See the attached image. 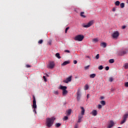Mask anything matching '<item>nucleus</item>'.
I'll list each match as a JSON object with an SVG mask.
<instances>
[{"label":"nucleus","instance_id":"f257e3e1","mask_svg":"<svg viewBox=\"0 0 128 128\" xmlns=\"http://www.w3.org/2000/svg\"><path fill=\"white\" fill-rule=\"evenodd\" d=\"M56 118L54 117H52L51 118H46V126L48 128H50L54 124V122Z\"/></svg>","mask_w":128,"mask_h":128},{"label":"nucleus","instance_id":"f03ea898","mask_svg":"<svg viewBox=\"0 0 128 128\" xmlns=\"http://www.w3.org/2000/svg\"><path fill=\"white\" fill-rule=\"evenodd\" d=\"M84 38V35L79 34V35L76 36L74 37V40H76L77 42H82Z\"/></svg>","mask_w":128,"mask_h":128},{"label":"nucleus","instance_id":"7ed1b4c3","mask_svg":"<svg viewBox=\"0 0 128 128\" xmlns=\"http://www.w3.org/2000/svg\"><path fill=\"white\" fill-rule=\"evenodd\" d=\"M94 24V21L91 20L87 24H82V26L83 28H90V26H92V24Z\"/></svg>","mask_w":128,"mask_h":128},{"label":"nucleus","instance_id":"20e7f679","mask_svg":"<svg viewBox=\"0 0 128 128\" xmlns=\"http://www.w3.org/2000/svg\"><path fill=\"white\" fill-rule=\"evenodd\" d=\"M32 108L34 110L36 108V97L33 95V101H32Z\"/></svg>","mask_w":128,"mask_h":128},{"label":"nucleus","instance_id":"39448f33","mask_svg":"<svg viewBox=\"0 0 128 128\" xmlns=\"http://www.w3.org/2000/svg\"><path fill=\"white\" fill-rule=\"evenodd\" d=\"M54 62H49V64L48 65L47 68H50V69H52L54 68Z\"/></svg>","mask_w":128,"mask_h":128},{"label":"nucleus","instance_id":"423d86ee","mask_svg":"<svg viewBox=\"0 0 128 128\" xmlns=\"http://www.w3.org/2000/svg\"><path fill=\"white\" fill-rule=\"evenodd\" d=\"M118 36H120V33L118 31L114 32L112 34L113 38H118Z\"/></svg>","mask_w":128,"mask_h":128},{"label":"nucleus","instance_id":"0eeeda50","mask_svg":"<svg viewBox=\"0 0 128 128\" xmlns=\"http://www.w3.org/2000/svg\"><path fill=\"white\" fill-rule=\"evenodd\" d=\"M72 82V76H70L68 77L66 80H64V82H65V84H68V82Z\"/></svg>","mask_w":128,"mask_h":128},{"label":"nucleus","instance_id":"6e6552de","mask_svg":"<svg viewBox=\"0 0 128 128\" xmlns=\"http://www.w3.org/2000/svg\"><path fill=\"white\" fill-rule=\"evenodd\" d=\"M114 122L112 120H110L107 128H112L114 126Z\"/></svg>","mask_w":128,"mask_h":128},{"label":"nucleus","instance_id":"1a4fd4ad","mask_svg":"<svg viewBox=\"0 0 128 128\" xmlns=\"http://www.w3.org/2000/svg\"><path fill=\"white\" fill-rule=\"evenodd\" d=\"M80 100V92L78 90L77 92V100L78 102Z\"/></svg>","mask_w":128,"mask_h":128},{"label":"nucleus","instance_id":"9d476101","mask_svg":"<svg viewBox=\"0 0 128 128\" xmlns=\"http://www.w3.org/2000/svg\"><path fill=\"white\" fill-rule=\"evenodd\" d=\"M126 50H121L119 52V56H124V54H126Z\"/></svg>","mask_w":128,"mask_h":128},{"label":"nucleus","instance_id":"9b49d317","mask_svg":"<svg viewBox=\"0 0 128 128\" xmlns=\"http://www.w3.org/2000/svg\"><path fill=\"white\" fill-rule=\"evenodd\" d=\"M92 116H96L98 115V111L96 110H93L92 112Z\"/></svg>","mask_w":128,"mask_h":128},{"label":"nucleus","instance_id":"f8f14e48","mask_svg":"<svg viewBox=\"0 0 128 128\" xmlns=\"http://www.w3.org/2000/svg\"><path fill=\"white\" fill-rule=\"evenodd\" d=\"M81 110V114L82 116H84V112H86V110H84V107H80Z\"/></svg>","mask_w":128,"mask_h":128},{"label":"nucleus","instance_id":"ddd939ff","mask_svg":"<svg viewBox=\"0 0 128 128\" xmlns=\"http://www.w3.org/2000/svg\"><path fill=\"white\" fill-rule=\"evenodd\" d=\"M100 46H102V48H106V43L103 42L100 43Z\"/></svg>","mask_w":128,"mask_h":128},{"label":"nucleus","instance_id":"4468645a","mask_svg":"<svg viewBox=\"0 0 128 128\" xmlns=\"http://www.w3.org/2000/svg\"><path fill=\"white\" fill-rule=\"evenodd\" d=\"M70 61H65L62 64V66H66V64H70Z\"/></svg>","mask_w":128,"mask_h":128},{"label":"nucleus","instance_id":"2eb2a0df","mask_svg":"<svg viewBox=\"0 0 128 128\" xmlns=\"http://www.w3.org/2000/svg\"><path fill=\"white\" fill-rule=\"evenodd\" d=\"M60 90H62V91H64V90H66V88H68L66 87V86H60Z\"/></svg>","mask_w":128,"mask_h":128},{"label":"nucleus","instance_id":"dca6fc26","mask_svg":"<svg viewBox=\"0 0 128 128\" xmlns=\"http://www.w3.org/2000/svg\"><path fill=\"white\" fill-rule=\"evenodd\" d=\"M96 75L95 74H90V78H96Z\"/></svg>","mask_w":128,"mask_h":128},{"label":"nucleus","instance_id":"f3484780","mask_svg":"<svg viewBox=\"0 0 128 128\" xmlns=\"http://www.w3.org/2000/svg\"><path fill=\"white\" fill-rule=\"evenodd\" d=\"M84 14V12H81L80 14V16H82V18H86V15Z\"/></svg>","mask_w":128,"mask_h":128},{"label":"nucleus","instance_id":"a211bd4d","mask_svg":"<svg viewBox=\"0 0 128 128\" xmlns=\"http://www.w3.org/2000/svg\"><path fill=\"white\" fill-rule=\"evenodd\" d=\"M128 118V113L126 114L123 116V119L126 120V118Z\"/></svg>","mask_w":128,"mask_h":128},{"label":"nucleus","instance_id":"6ab92c4d","mask_svg":"<svg viewBox=\"0 0 128 128\" xmlns=\"http://www.w3.org/2000/svg\"><path fill=\"white\" fill-rule=\"evenodd\" d=\"M68 94V90H64L62 91V96H66Z\"/></svg>","mask_w":128,"mask_h":128},{"label":"nucleus","instance_id":"aec40b11","mask_svg":"<svg viewBox=\"0 0 128 128\" xmlns=\"http://www.w3.org/2000/svg\"><path fill=\"white\" fill-rule=\"evenodd\" d=\"M92 41L93 42H98V38H93Z\"/></svg>","mask_w":128,"mask_h":128},{"label":"nucleus","instance_id":"412c9836","mask_svg":"<svg viewBox=\"0 0 128 128\" xmlns=\"http://www.w3.org/2000/svg\"><path fill=\"white\" fill-rule=\"evenodd\" d=\"M56 58H58V59L60 58H62V57H60L59 53H56V54H55Z\"/></svg>","mask_w":128,"mask_h":128},{"label":"nucleus","instance_id":"4be33fe9","mask_svg":"<svg viewBox=\"0 0 128 128\" xmlns=\"http://www.w3.org/2000/svg\"><path fill=\"white\" fill-rule=\"evenodd\" d=\"M120 1H116L115 2V6H120Z\"/></svg>","mask_w":128,"mask_h":128},{"label":"nucleus","instance_id":"5701e85b","mask_svg":"<svg viewBox=\"0 0 128 128\" xmlns=\"http://www.w3.org/2000/svg\"><path fill=\"white\" fill-rule=\"evenodd\" d=\"M120 6L121 8H124V3L122 2L120 4Z\"/></svg>","mask_w":128,"mask_h":128},{"label":"nucleus","instance_id":"b1692460","mask_svg":"<svg viewBox=\"0 0 128 128\" xmlns=\"http://www.w3.org/2000/svg\"><path fill=\"white\" fill-rule=\"evenodd\" d=\"M70 114H72V110L70 109L67 112V114L68 116H70Z\"/></svg>","mask_w":128,"mask_h":128},{"label":"nucleus","instance_id":"393cba45","mask_svg":"<svg viewBox=\"0 0 128 128\" xmlns=\"http://www.w3.org/2000/svg\"><path fill=\"white\" fill-rule=\"evenodd\" d=\"M109 62H110V64H114V59H110L109 60Z\"/></svg>","mask_w":128,"mask_h":128},{"label":"nucleus","instance_id":"a878e982","mask_svg":"<svg viewBox=\"0 0 128 128\" xmlns=\"http://www.w3.org/2000/svg\"><path fill=\"white\" fill-rule=\"evenodd\" d=\"M124 68L126 70H128V63H126L124 64Z\"/></svg>","mask_w":128,"mask_h":128},{"label":"nucleus","instance_id":"bb28decb","mask_svg":"<svg viewBox=\"0 0 128 128\" xmlns=\"http://www.w3.org/2000/svg\"><path fill=\"white\" fill-rule=\"evenodd\" d=\"M100 102L101 104H102V106H106V101L102 100Z\"/></svg>","mask_w":128,"mask_h":128},{"label":"nucleus","instance_id":"cd10ccee","mask_svg":"<svg viewBox=\"0 0 128 128\" xmlns=\"http://www.w3.org/2000/svg\"><path fill=\"white\" fill-rule=\"evenodd\" d=\"M126 122V120L125 119H122V120L121 121L120 124H124Z\"/></svg>","mask_w":128,"mask_h":128},{"label":"nucleus","instance_id":"c85d7f7f","mask_svg":"<svg viewBox=\"0 0 128 128\" xmlns=\"http://www.w3.org/2000/svg\"><path fill=\"white\" fill-rule=\"evenodd\" d=\"M84 90H88V85L86 84L84 86Z\"/></svg>","mask_w":128,"mask_h":128},{"label":"nucleus","instance_id":"c756f323","mask_svg":"<svg viewBox=\"0 0 128 128\" xmlns=\"http://www.w3.org/2000/svg\"><path fill=\"white\" fill-rule=\"evenodd\" d=\"M63 120H68V116H64Z\"/></svg>","mask_w":128,"mask_h":128},{"label":"nucleus","instance_id":"7c9ffc66","mask_svg":"<svg viewBox=\"0 0 128 128\" xmlns=\"http://www.w3.org/2000/svg\"><path fill=\"white\" fill-rule=\"evenodd\" d=\"M114 80V78L112 77H110L108 79V82H112Z\"/></svg>","mask_w":128,"mask_h":128},{"label":"nucleus","instance_id":"2f4dec72","mask_svg":"<svg viewBox=\"0 0 128 128\" xmlns=\"http://www.w3.org/2000/svg\"><path fill=\"white\" fill-rule=\"evenodd\" d=\"M98 68L100 70H102L104 68V66H102L101 65V66H98Z\"/></svg>","mask_w":128,"mask_h":128},{"label":"nucleus","instance_id":"473e14b6","mask_svg":"<svg viewBox=\"0 0 128 128\" xmlns=\"http://www.w3.org/2000/svg\"><path fill=\"white\" fill-rule=\"evenodd\" d=\"M42 42H44V40H40L38 42V44H42Z\"/></svg>","mask_w":128,"mask_h":128},{"label":"nucleus","instance_id":"72a5a7b5","mask_svg":"<svg viewBox=\"0 0 128 128\" xmlns=\"http://www.w3.org/2000/svg\"><path fill=\"white\" fill-rule=\"evenodd\" d=\"M61 124L60 123H57L56 124V128H60V126Z\"/></svg>","mask_w":128,"mask_h":128},{"label":"nucleus","instance_id":"f704fd0d","mask_svg":"<svg viewBox=\"0 0 128 128\" xmlns=\"http://www.w3.org/2000/svg\"><path fill=\"white\" fill-rule=\"evenodd\" d=\"M68 30H70V27L66 28L65 30V34H66L68 32Z\"/></svg>","mask_w":128,"mask_h":128},{"label":"nucleus","instance_id":"c9c22d12","mask_svg":"<svg viewBox=\"0 0 128 128\" xmlns=\"http://www.w3.org/2000/svg\"><path fill=\"white\" fill-rule=\"evenodd\" d=\"M84 115H82V114H79L78 116V118H82V117Z\"/></svg>","mask_w":128,"mask_h":128},{"label":"nucleus","instance_id":"e433bc0d","mask_svg":"<svg viewBox=\"0 0 128 128\" xmlns=\"http://www.w3.org/2000/svg\"><path fill=\"white\" fill-rule=\"evenodd\" d=\"M96 60H98V58H100V54H98L96 56Z\"/></svg>","mask_w":128,"mask_h":128},{"label":"nucleus","instance_id":"4c0bfd02","mask_svg":"<svg viewBox=\"0 0 128 128\" xmlns=\"http://www.w3.org/2000/svg\"><path fill=\"white\" fill-rule=\"evenodd\" d=\"M124 86L126 88H128V82H125Z\"/></svg>","mask_w":128,"mask_h":128},{"label":"nucleus","instance_id":"58836bf2","mask_svg":"<svg viewBox=\"0 0 128 128\" xmlns=\"http://www.w3.org/2000/svg\"><path fill=\"white\" fill-rule=\"evenodd\" d=\"M89 68H90V65L85 66L84 68H85V70H88Z\"/></svg>","mask_w":128,"mask_h":128},{"label":"nucleus","instance_id":"ea45409f","mask_svg":"<svg viewBox=\"0 0 128 128\" xmlns=\"http://www.w3.org/2000/svg\"><path fill=\"white\" fill-rule=\"evenodd\" d=\"M105 70H110V67H108V66H106Z\"/></svg>","mask_w":128,"mask_h":128},{"label":"nucleus","instance_id":"a19ab883","mask_svg":"<svg viewBox=\"0 0 128 128\" xmlns=\"http://www.w3.org/2000/svg\"><path fill=\"white\" fill-rule=\"evenodd\" d=\"M43 78H44V82H47L46 78V76H44Z\"/></svg>","mask_w":128,"mask_h":128},{"label":"nucleus","instance_id":"79ce46f5","mask_svg":"<svg viewBox=\"0 0 128 128\" xmlns=\"http://www.w3.org/2000/svg\"><path fill=\"white\" fill-rule=\"evenodd\" d=\"M64 52H68V54H70V52L69 50H64Z\"/></svg>","mask_w":128,"mask_h":128},{"label":"nucleus","instance_id":"37998d69","mask_svg":"<svg viewBox=\"0 0 128 128\" xmlns=\"http://www.w3.org/2000/svg\"><path fill=\"white\" fill-rule=\"evenodd\" d=\"M102 108V106L100 104L98 105V108L100 109Z\"/></svg>","mask_w":128,"mask_h":128},{"label":"nucleus","instance_id":"c03bdc74","mask_svg":"<svg viewBox=\"0 0 128 128\" xmlns=\"http://www.w3.org/2000/svg\"><path fill=\"white\" fill-rule=\"evenodd\" d=\"M74 64H78V61H76V60H74Z\"/></svg>","mask_w":128,"mask_h":128},{"label":"nucleus","instance_id":"a18cd8bd","mask_svg":"<svg viewBox=\"0 0 128 128\" xmlns=\"http://www.w3.org/2000/svg\"><path fill=\"white\" fill-rule=\"evenodd\" d=\"M54 94H58V91H55L54 92Z\"/></svg>","mask_w":128,"mask_h":128},{"label":"nucleus","instance_id":"49530a36","mask_svg":"<svg viewBox=\"0 0 128 128\" xmlns=\"http://www.w3.org/2000/svg\"><path fill=\"white\" fill-rule=\"evenodd\" d=\"M82 122V118H78V122Z\"/></svg>","mask_w":128,"mask_h":128},{"label":"nucleus","instance_id":"de8ad7c7","mask_svg":"<svg viewBox=\"0 0 128 128\" xmlns=\"http://www.w3.org/2000/svg\"><path fill=\"white\" fill-rule=\"evenodd\" d=\"M26 68H30V65H28V64H26Z\"/></svg>","mask_w":128,"mask_h":128},{"label":"nucleus","instance_id":"09e8293b","mask_svg":"<svg viewBox=\"0 0 128 128\" xmlns=\"http://www.w3.org/2000/svg\"><path fill=\"white\" fill-rule=\"evenodd\" d=\"M78 124H76L75 126H74V128H78Z\"/></svg>","mask_w":128,"mask_h":128},{"label":"nucleus","instance_id":"8fccbe9b","mask_svg":"<svg viewBox=\"0 0 128 128\" xmlns=\"http://www.w3.org/2000/svg\"><path fill=\"white\" fill-rule=\"evenodd\" d=\"M90 94H87V96H86V98H90Z\"/></svg>","mask_w":128,"mask_h":128},{"label":"nucleus","instance_id":"3c124183","mask_svg":"<svg viewBox=\"0 0 128 128\" xmlns=\"http://www.w3.org/2000/svg\"><path fill=\"white\" fill-rule=\"evenodd\" d=\"M113 12H114L116 10V8H114L112 10Z\"/></svg>","mask_w":128,"mask_h":128},{"label":"nucleus","instance_id":"603ef678","mask_svg":"<svg viewBox=\"0 0 128 128\" xmlns=\"http://www.w3.org/2000/svg\"><path fill=\"white\" fill-rule=\"evenodd\" d=\"M122 28L123 29V30H124V28H126V26H122Z\"/></svg>","mask_w":128,"mask_h":128},{"label":"nucleus","instance_id":"864d4df0","mask_svg":"<svg viewBox=\"0 0 128 128\" xmlns=\"http://www.w3.org/2000/svg\"><path fill=\"white\" fill-rule=\"evenodd\" d=\"M48 44H49L50 46L51 44H52V42H48Z\"/></svg>","mask_w":128,"mask_h":128},{"label":"nucleus","instance_id":"5fc2aeb1","mask_svg":"<svg viewBox=\"0 0 128 128\" xmlns=\"http://www.w3.org/2000/svg\"><path fill=\"white\" fill-rule=\"evenodd\" d=\"M100 99H101V100H104V96H101V97H100Z\"/></svg>","mask_w":128,"mask_h":128},{"label":"nucleus","instance_id":"6e6d98bb","mask_svg":"<svg viewBox=\"0 0 128 128\" xmlns=\"http://www.w3.org/2000/svg\"><path fill=\"white\" fill-rule=\"evenodd\" d=\"M34 112H35L36 114V109H34Z\"/></svg>","mask_w":128,"mask_h":128},{"label":"nucleus","instance_id":"4d7b16f0","mask_svg":"<svg viewBox=\"0 0 128 128\" xmlns=\"http://www.w3.org/2000/svg\"><path fill=\"white\" fill-rule=\"evenodd\" d=\"M118 128H120V127H118Z\"/></svg>","mask_w":128,"mask_h":128},{"label":"nucleus","instance_id":"13d9d810","mask_svg":"<svg viewBox=\"0 0 128 128\" xmlns=\"http://www.w3.org/2000/svg\"><path fill=\"white\" fill-rule=\"evenodd\" d=\"M46 76H48V74H46Z\"/></svg>","mask_w":128,"mask_h":128}]
</instances>
